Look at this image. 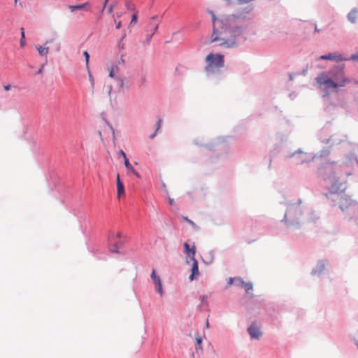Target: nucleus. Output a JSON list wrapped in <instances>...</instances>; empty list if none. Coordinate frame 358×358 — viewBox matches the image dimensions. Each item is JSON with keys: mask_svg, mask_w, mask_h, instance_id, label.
I'll return each mask as SVG.
<instances>
[{"mask_svg": "<svg viewBox=\"0 0 358 358\" xmlns=\"http://www.w3.org/2000/svg\"><path fill=\"white\" fill-rule=\"evenodd\" d=\"M210 14L213 26L210 42H218L220 46L227 48L234 47L236 37L242 34L241 27L236 24L235 17L229 16L217 19L213 12Z\"/></svg>", "mask_w": 358, "mask_h": 358, "instance_id": "nucleus-1", "label": "nucleus"}, {"mask_svg": "<svg viewBox=\"0 0 358 358\" xmlns=\"http://www.w3.org/2000/svg\"><path fill=\"white\" fill-rule=\"evenodd\" d=\"M346 189L347 182L341 181L335 173H333L332 184L325 196L334 203V206H338L341 211L355 213L358 210L357 203L345 193Z\"/></svg>", "mask_w": 358, "mask_h": 358, "instance_id": "nucleus-2", "label": "nucleus"}, {"mask_svg": "<svg viewBox=\"0 0 358 358\" xmlns=\"http://www.w3.org/2000/svg\"><path fill=\"white\" fill-rule=\"evenodd\" d=\"M327 73L331 76L334 83H336L337 87H343L346 83H350V80L345 78V73L343 68L336 67Z\"/></svg>", "mask_w": 358, "mask_h": 358, "instance_id": "nucleus-3", "label": "nucleus"}, {"mask_svg": "<svg viewBox=\"0 0 358 358\" xmlns=\"http://www.w3.org/2000/svg\"><path fill=\"white\" fill-rule=\"evenodd\" d=\"M208 63L207 71L213 70L215 68L220 69L224 66V56L220 54H209L206 57Z\"/></svg>", "mask_w": 358, "mask_h": 358, "instance_id": "nucleus-4", "label": "nucleus"}, {"mask_svg": "<svg viewBox=\"0 0 358 358\" xmlns=\"http://www.w3.org/2000/svg\"><path fill=\"white\" fill-rule=\"evenodd\" d=\"M316 80L320 87H323L325 90L337 88V86L332 80L331 76H330L327 72H322L317 76Z\"/></svg>", "mask_w": 358, "mask_h": 358, "instance_id": "nucleus-5", "label": "nucleus"}, {"mask_svg": "<svg viewBox=\"0 0 358 358\" xmlns=\"http://www.w3.org/2000/svg\"><path fill=\"white\" fill-rule=\"evenodd\" d=\"M157 16H154L151 18L146 27V42L149 43L153 35L155 34L159 27V22H157Z\"/></svg>", "mask_w": 358, "mask_h": 358, "instance_id": "nucleus-6", "label": "nucleus"}, {"mask_svg": "<svg viewBox=\"0 0 358 358\" xmlns=\"http://www.w3.org/2000/svg\"><path fill=\"white\" fill-rule=\"evenodd\" d=\"M319 59H327V60H333L336 62H341V61H347L348 59L343 57L341 54L337 53H329L326 55L320 56Z\"/></svg>", "mask_w": 358, "mask_h": 358, "instance_id": "nucleus-7", "label": "nucleus"}, {"mask_svg": "<svg viewBox=\"0 0 358 358\" xmlns=\"http://www.w3.org/2000/svg\"><path fill=\"white\" fill-rule=\"evenodd\" d=\"M248 333L252 339H259L262 336L259 328L255 324H251L248 329Z\"/></svg>", "mask_w": 358, "mask_h": 358, "instance_id": "nucleus-8", "label": "nucleus"}, {"mask_svg": "<svg viewBox=\"0 0 358 358\" xmlns=\"http://www.w3.org/2000/svg\"><path fill=\"white\" fill-rule=\"evenodd\" d=\"M150 277H151L153 282L156 285L157 292H159V294L160 295H162L163 294V289H162V281H161L160 278L159 276L156 275L155 270V269L152 270V272L151 273V276Z\"/></svg>", "mask_w": 358, "mask_h": 358, "instance_id": "nucleus-9", "label": "nucleus"}, {"mask_svg": "<svg viewBox=\"0 0 358 358\" xmlns=\"http://www.w3.org/2000/svg\"><path fill=\"white\" fill-rule=\"evenodd\" d=\"M68 8L70 10L71 12L73 13V12L79 10L81 9H86L87 10H90L91 7H90L89 2H85L84 3L79 4V5H75V6L69 5L68 6Z\"/></svg>", "mask_w": 358, "mask_h": 358, "instance_id": "nucleus-10", "label": "nucleus"}, {"mask_svg": "<svg viewBox=\"0 0 358 358\" xmlns=\"http://www.w3.org/2000/svg\"><path fill=\"white\" fill-rule=\"evenodd\" d=\"M184 248H185V253L187 255V256L191 258V259H195L194 258V255H195V253H196V249H195V246L194 245H192V247L190 248V246H189V245L188 243H184Z\"/></svg>", "mask_w": 358, "mask_h": 358, "instance_id": "nucleus-11", "label": "nucleus"}, {"mask_svg": "<svg viewBox=\"0 0 358 358\" xmlns=\"http://www.w3.org/2000/svg\"><path fill=\"white\" fill-rule=\"evenodd\" d=\"M52 41V40L46 41L45 43V46H41V45L36 46V48L38 50V54L41 56H47V55L48 54V52H49V48H48V46H46V45L51 43Z\"/></svg>", "mask_w": 358, "mask_h": 358, "instance_id": "nucleus-12", "label": "nucleus"}, {"mask_svg": "<svg viewBox=\"0 0 358 358\" xmlns=\"http://www.w3.org/2000/svg\"><path fill=\"white\" fill-rule=\"evenodd\" d=\"M193 262L192 266V273L189 277V279L192 281L194 279V275H199V266L198 262L196 259H192Z\"/></svg>", "mask_w": 358, "mask_h": 358, "instance_id": "nucleus-13", "label": "nucleus"}, {"mask_svg": "<svg viewBox=\"0 0 358 358\" xmlns=\"http://www.w3.org/2000/svg\"><path fill=\"white\" fill-rule=\"evenodd\" d=\"M358 15V10L356 8L352 9L348 15V19L352 23H355L356 22L357 17Z\"/></svg>", "mask_w": 358, "mask_h": 358, "instance_id": "nucleus-14", "label": "nucleus"}, {"mask_svg": "<svg viewBox=\"0 0 358 358\" xmlns=\"http://www.w3.org/2000/svg\"><path fill=\"white\" fill-rule=\"evenodd\" d=\"M237 280L240 282L241 285L245 288V290L247 293H250V292L252 289V283L246 282L241 278H237Z\"/></svg>", "mask_w": 358, "mask_h": 358, "instance_id": "nucleus-15", "label": "nucleus"}, {"mask_svg": "<svg viewBox=\"0 0 358 358\" xmlns=\"http://www.w3.org/2000/svg\"><path fill=\"white\" fill-rule=\"evenodd\" d=\"M299 160L301 163L307 162L310 160H313L315 157H312L309 156L307 153L299 152Z\"/></svg>", "mask_w": 358, "mask_h": 358, "instance_id": "nucleus-16", "label": "nucleus"}, {"mask_svg": "<svg viewBox=\"0 0 358 358\" xmlns=\"http://www.w3.org/2000/svg\"><path fill=\"white\" fill-rule=\"evenodd\" d=\"M117 189L118 198L124 195V187L123 183L117 185Z\"/></svg>", "mask_w": 358, "mask_h": 358, "instance_id": "nucleus-17", "label": "nucleus"}, {"mask_svg": "<svg viewBox=\"0 0 358 358\" xmlns=\"http://www.w3.org/2000/svg\"><path fill=\"white\" fill-rule=\"evenodd\" d=\"M83 55H84L85 59L86 67H87V71H89V69H90V66H89L90 55H89L87 51H84Z\"/></svg>", "mask_w": 358, "mask_h": 358, "instance_id": "nucleus-18", "label": "nucleus"}, {"mask_svg": "<svg viewBox=\"0 0 358 358\" xmlns=\"http://www.w3.org/2000/svg\"><path fill=\"white\" fill-rule=\"evenodd\" d=\"M162 122V120L161 119H159L157 121L156 130H155V133L150 136V138H153L156 136L157 131L159 130V129L161 127Z\"/></svg>", "mask_w": 358, "mask_h": 358, "instance_id": "nucleus-19", "label": "nucleus"}, {"mask_svg": "<svg viewBox=\"0 0 358 358\" xmlns=\"http://www.w3.org/2000/svg\"><path fill=\"white\" fill-rule=\"evenodd\" d=\"M124 164L125 167L131 172L134 169V167L129 163V159L127 158H125V160H124Z\"/></svg>", "mask_w": 358, "mask_h": 358, "instance_id": "nucleus-20", "label": "nucleus"}, {"mask_svg": "<svg viewBox=\"0 0 358 358\" xmlns=\"http://www.w3.org/2000/svg\"><path fill=\"white\" fill-rule=\"evenodd\" d=\"M25 45V36H24V29H21V39H20V45L21 47L24 46Z\"/></svg>", "mask_w": 358, "mask_h": 358, "instance_id": "nucleus-21", "label": "nucleus"}, {"mask_svg": "<svg viewBox=\"0 0 358 358\" xmlns=\"http://www.w3.org/2000/svg\"><path fill=\"white\" fill-rule=\"evenodd\" d=\"M293 210H294V206H289L287 212L285 213V218H284L285 221H287L288 215L290 214Z\"/></svg>", "mask_w": 358, "mask_h": 358, "instance_id": "nucleus-22", "label": "nucleus"}, {"mask_svg": "<svg viewBox=\"0 0 358 358\" xmlns=\"http://www.w3.org/2000/svg\"><path fill=\"white\" fill-rule=\"evenodd\" d=\"M122 237V233L120 231L117 232L116 234H112L110 235V238L115 241V238H120Z\"/></svg>", "mask_w": 358, "mask_h": 358, "instance_id": "nucleus-23", "label": "nucleus"}, {"mask_svg": "<svg viewBox=\"0 0 358 358\" xmlns=\"http://www.w3.org/2000/svg\"><path fill=\"white\" fill-rule=\"evenodd\" d=\"M88 72V76H89V79H90V84H91V87L93 89L94 87V78L92 77L91 73H90V71L89 70Z\"/></svg>", "mask_w": 358, "mask_h": 358, "instance_id": "nucleus-24", "label": "nucleus"}, {"mask_svg": "<svg viewBox=\"0 0 358 358\" xmlns=\"http://www.w3.org/2000/svg\"><path fill=\"white\" fill-rule=\"evenodd\" d=\"M137 22V15L136 13L132 15L130 24H136Z\"/></svg>", "mask_w": 358, "mask_h": 358, "instance_id": "nucleus-25", "label": "nucleus"}, {"mask_svg": "<svg viewBox=\"0 0 358 358\" xmlns=\"http://www.w3.org/2000/svg\"><path fill=\"white\" fill-rule=\"evenodd\" d=\"M348 60H352L358 62V54L352 55L350 58H347Z\"/></svg>", "mask_w": 358, "mask_h": 358, "instance_id": "nucleus-26", "label": "nucleus"}, {"mask_svg": "<svg viewBox=\"0 0 358 358\" xmlns=\"http://www.w3.org/2000/svg\"><path fill=\"white\" fill-rule=\"evenodd\" d=\"M183 219H184L185 221H187L189 224H190L192 226H193V227H196L195 223H194L193 221H192L191 220L188 219V217H183Z\"/></svg>", "mask_w": 358, "mask_h": 358, "instance_id": "nucleus-27", "label": "nucleus"}, {"mask_svg": "<svg viewBox=\"0 0 358 358\" xmlns=\"http://www.w3.org/2000/svg\"><path fill=\"white\" fill-rule=\"evenodd\" d=\"M118 245H119V243L117 242H116L115 243V248L114 249H111L110 250L111 252H118V248H119Z\"/></svg>", "mask_w": 358, "mask_h": 358, "instance_id": "nucleus-28", "label": "nucleus"}, {"mask_svg": "<svg viewBox=\"0 0 358 358\" xmlns=\"http://www.w3.org/2000/svg\"><path fill=\"white\" fill-rule=\"evenodd\" d=\"M119 155L123 157H124V160H125V158H127L126 154H125V152L122 150H120L119 151Z\"/></svg>", "mask_w": 358, "mask_h": 358, "instance_id": "nucleus-29", "label": "nucleus"}, {"mask_svg": "<svg viewBox=\"0 0 358 358\" xmlns=\"http://www.w3.org/2000/svg\"><path fill=\"white\" fill-rule=\"evenodd\" d=\"M108 1H109V0H105V1H104L103 4V6H102V8H101V13H103V10H104V9H105V8H106V4H107V3H108Z\"/></svg>", "mask_w": 358, "mask_h": 358, "instance_id": "nucleus-30", "label": "nucleus"}, {"mask_svg": "<svg viewBox=\"0 0 358 358\" xmlns=\"http://www.w3.org/2000/svg\"><path fill=\"white\" fill-rule=\"evenodd\" d=\"M113 8H114L113 6V5H110V6L108 7V12L109 13H113Z\"/></svg>", "mask_w": 358, "mask_h": 358, "instance_id": "nucleus-31", "label": "nucleus"}, {"mask_svg": "<svg viewBox=\"0 0 358 358\" xmlns=\"http://www.w3.org/2000/svg\"><path fill=\"white\" fill-rule=\"evenodd\" d=\"M116 180H117V185L118 184H122V182H121L120 180V175L119 173H117V176H116Z\"/></svg>", "mask_w": 358, "mask_h": 358, "instance_id": "nucleus-32", "label": "nucleus"}, {"mask_svg": "<svg viewBox=\"0 0 358 358\" xmlns=\"http://www.w3.org/2000/svg\"><path fill=\"white\" fill-rule=\"evenodd\" d=\"M196 341L197 345H198L199 346H200V345H201V342H202V339H201V338H196Z\"/></svg>", "mask_w": 358, "mask_h": 358, "instance_id": "nucleus-33", "label": "nucleus"}, {"mask_svg": "<svg viewBox=\"0 0 358 358\" xmlns=\"http://www.w3.org/2000/svg\"><path fill=\"white\" fill-rule=\"evenodd\" d=\"M131 173H133L137 178H140V174L135 169H134Z\"/></svg>", "mask_w": 358, "mask_h": 358, "instance_id": "nucleus-34", "label": "nucleus"}, {"mask_svg": "<svg viewBox=\"0 0 358 358\" xmlns=\"http://www.w3.org/2000/svg\"><path fill=\"white\" fill-rule=\"evenodd\" d=\"M3 88L5 90H9L11 88V85H4Z\"/></svg>", "mask_w": 358, "mask_h": 358, "instance_id": "nucleus-35", "label": "nucleus"}, {"mask_svg": "<svg viewBox=\"0 0 358 358\" xmlns=\"http://www.w3.org/2000/svg\"><path fill=\"white\" fill-rule=\"evenodd\" d=\"M109 76L111 77V78H114L115 77L114 71H113V69L110 70V71L109 73Z\"/></svg>", "mask_w": 358, "mask_h": 358, "instance_id": "nucleus-36", "label": "nucleus"}, {"mask_svg": "<svg viewBox=\"0 0 358 358\" xmlns=\"http://www.w3.org/2000/svg\"><path fill=\"white\" fill-rule=\"evenodd\" d=\"M121 22L119 21L118 22L116 23V29H120L121 27Z\"/></svg>", "mask_w": 358, "mask_h": 358, "instance_id": "nucleus-37", "label": "nucleus"}, {"mask_svg": "<svg viewBox=\"0 0 358 358\" xmlns=\"http://www.w3.org/2000/svg\"><path fill=\"white\" fill-rule=\"evenodd\" d=\"M233 281H234V279H233L232 278H230L229 279L228 284H229V285H232Z\"/></svg>", "mask_w": 358, "mask_h": 358, "instance_id": "nucleus-38", "label": "nucleus"}, {"mask_svg": "<svg viewBox=\"0 0 358 358\" xmlns=\"http://www.w3.org/2000/svg\"><path fill=\"white\" fill-rule=\"evenodd\" d=\"M169 203L170 205H173L174 201L173 199H169Z\"/></svg>", "mask_w": 358, "mask_h": 358, "instance_id": "nucleus-39", "label": "nucleus"}, {"mask_svg": "<svg viewBox=\"0 0 358 358\" xmlns=\"http://www.w3.org/2000/svg\"><path fill=\"white\" fill-rule=\"evenodd\" d=\"M120 86L122 87L124 85V80L122 79H120Z\"/></svg>", "mask_w": 358, "mask_h": 358, "instance_id": "nucleus-40", "label": "nucleus"}, {"mask_svg": "<svg viewBox=\"0 0 358 358\" xmlns=\"http://www.w3.org/2000/svg\"><path fill=\"white\" fill-rule=\"evenodd\" d=\"M126 6H127V7L129 9H133V8H130V5H129V3H126Z\"/></svg>", "mask_w": 358, "mask_h": 358, "instance_id": "nucleus-41", "label": "nucleus"}, {"mask_svg": "<svg viewBox=\"0 0 358 358\" xmlns=\"http://www.w3.org/2000/svg\"><path fill=\"white\" fill-rule=\"evenodd\" d=\"M43 66L38 70V73H41L43 71Z\"/></svg>", "mask_w": 358, "mask_h": 358, "instance_id": "nucleus-42", "label": "nucleus"}, {"mask_svg": "<svg viewBox=\"0 0 358 358\" xmlns=\"http://www.w3.org/2000/svg\"><path fill=\"white\" fill-rule=\"evenodd\" d=\"M206 299V296H201V300H202V301H204V300H205Z\"/></svg>", "mask_w": 358, "mask_h": 358, "instance_id": "nucleus-43", "label": "nucleus"}, {"mask_svg": "<svg viewBox=\"0 0 358 358\" xmlns=\"http://www.w3.org/2000/svg\"><path fill=\"white\" fill-rule=\"evenodd\" d=\"M315 31H320V29H318V28H317V26H315Z\"/></svg>", "mask_w": 358, "mask_h": 358, "instance_id": "nucleus-44", "label": "nucleus"}, {"mask_svg": "<svg viewBox=\"0 0 358 358\" xmlns=\"http://www.w3.org/2000/svg\"><path fill=\"white\" fill-rule=\"evenodd\" d=\"M347 176H351L352 175V173H346Z\"/></svg>", "mask_w": 358, "mask_h": 358, "instance_id": "nucleus-45", "label": "nucleus"}, {"mask_svg": "<svg viewBox=\"0 0 358 358\" xmlns=\"http://www.w3.org/2000/svg\"><path fill=\"white\" fill-rule=\"evenodd\" d=\"M121 60L124 62L123 56H121Z\"/></svg>", "mask_w": 358, "mask_h": 358, "instance_id": "nucleus-46", "label": "nucleus"}, {"mask_svg": "<svg viewBox=\"0 0 358 358\" xmlns=\"http://www.w3.org/2000/svg\"><path fill=\"white\" fill-rule=\"evenodd\" d=\"M206 326L208 327V322H206Z\"/></svg>", "mask_w": 358, "mask_h": 358, "instance_id": "nucleus-47", "label": "nucleus"}]
</instances>
